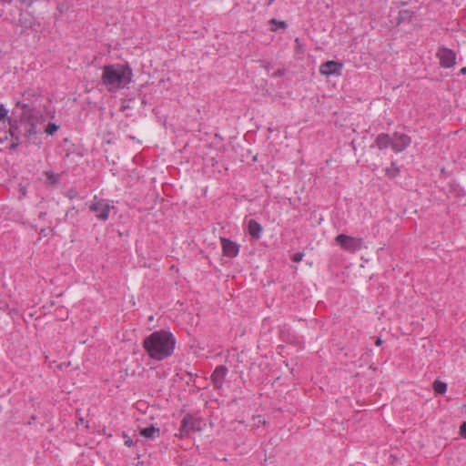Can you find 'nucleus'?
Instances as JSON below:
<instances>
[{
  "label": "nucleus",
  "mask_w": 466,
  "mask_h": 466,
  "mask_svg": "<svg viewBox=\"0 0 466 466\" xmlns=\"http://www.w3.org/2000/svg\"><path fill=\"white\" fill-rule=\"evenodd\" d=\"M7 116V110L4 105H0V122Z\"/></svg>",
  "instance_id": "obj_20"
},
{
  "label": "nucleus",
  "mask_w": 466,
  "mask_h": 466,
  "mask_svg": "<svg viewBox=\"0 0 466 466\" xmlns=\"http://www.w3.org/2000/svg\"><path fill=\"white\" fill-rule=\"evenodd\" d=\"M432 387L434 391L438 394H444L447 390V383L438 380L433 382Z\"/></svg>",
  "instance_id": "obj_16"
},
{
  "label": "nucleus",
  "mask_w": 466,
  "mask_h": 466,
  "mask_svg": "<svg viewBox=\"0 0 466 466\" xmlns=\"http://www.w3.org/2000/svg\"><path fill=\"white\" fill-rule=\"evenodd\" d=\"M381 343H382V340H381V339H380V338H378V339H376V341H375V345H376V346H380V345H381Z\"/></svg>",
  "instance_id": "obj_24"
},
{
  "label": "nucleus",
  "mask_w": 466,
  "mask_h": 466,
  "mask_svg": "<svg viewBox=\"0 0 466 466\" xmlns=\"http://www.w3.org/2000/svg\"><path fill=\"white\" fill-rule=\"evenodd\" d=\"M460 434L466 439V421H463L460 427Z\"/></svg>",
  "instance_id": "obj_21"
},
{
  "label": "nucleus",
  "mask_w": 466,
  "mask_h": 466,
  "mask_svg": "<svg viewBox=\"0 0 466 466\" xmlns=\"http://www.w3.org/2000/svg\"><path fill=\"white\" fill-rule=\"evenodd\" d=\"M228 374V369L224 365L216 367L212 372L210 379L216 389H221Z\"/></svg>",
  "instance_id": "obj_10"
},
{
  "label": "nucleus",
  "mask_w": 466,
  "mask_h": 466,
  "mask_svg": "<svg viewBox=\"0 0 466 466\" xmlns=\"http://www.w3.org/2000/svg\"><path fill=\"white\" fill-rule=\"evenodd\" d=\"M304 257L303 253H296L292 257V260L295 262H300Z\"/></svg>",
  "instance_id": "obj_22"
},
{
  "label": "nucleus",
  "mask_w": 466,
  "mask_h": 466,
  "mask_svg": "<svg viewBox=\"0 0 466 466\" xmlns=\"http://www.w3.org/2000/svg\"><path fill=\"white\" fill-rule=\"evenodd\" d=\"M124 438L126 439V441H125V444H126L127 446L131 447V446H133V445H134L133 441H132L129 437H127V435H124Z\"/></svg>",
  "instance_id": "obj_23"
},
{
  "label": "nucleus",
  "mask_w": 466,
  "mask_h": 466,
  "mask_svg": "<svg viewBox=\"0 0 466 466\" xmlns=\"http://www.w3.org/2000/svg\"><path fill=\"white\" fill-rule=\"evenodd\" d=\"M203 420L199 418H194L190 414H187L181 421L179 428L180 437H188L196 431L202 430Z\"/></svg>",
  "instance_id": "obj_4"
},
{
  "label": "nucleus",
  "mask_w": 466,
  "mask_h": 466,
  "mask_svg": "<svg viewBox=\"0 0 466 466\" xmlns=\"http://www.w3.org/2000/svg\"><path fill=\"white\" fill-rule=\"evenodd\" d=\"M25 15L24 14H20V17L18 19V24L20 26H22L23 28H29L32 26V22L30 19H27L26 17H25Z\"/></svg>",
  "instance_id": "obj_17"
},
{
  "label": "nucleus",
  "mask_w": 466,
  "mask_h": 466,
  "mask_svg": "<svg viewBox=\"0 0 466 466\" xmlns=\"http://www.w3.org/2000/svg\"><path fill=\"white\" fill-rule=\"evenodd\" d=\"M392 137L387 134H380L376 138V146L380 149L387 148L389 146L391 147Z\"/></svg>",
  "instance_id": "obj_13"
},
{
  "label": "nucleus",
  "mask_w": 466,
  "mask_h": 466,
  "mask_svg": "<svg viewBox=\"0 0 466 466\" xmlns=\"http://www.w3.org/2000/svg\"><path fill=\"white\" fill-rule=\"evenodd\" d=\"M335 242L345 251L354 253L360 250L363 247L361 238L352 237L345 234H339L335 238Z\"/></svg>",
  "instance_id": "obj_3"
},
{
  "label": "nucleus",
  "mask_w": 466,
  "mask_h": 466,
  "mask_svg": "<svg viewBox=\"0 0 466 466\" xmlns=\"http://www.w3.org/2000/svg\"><path fill=\"white\" fill-rule=\"evenodd\" d=\"M8 135H10L12 137V143H11L10 148L15 149L19 145V138H18V137H15L13 135L11 129L4 132L3 136H0V143H4L7 139Z\"/></svg>",
  "instance_id": "obj_14"
},
{
  "label": "nucleus",
  "mask_w": 466,
  "mask_h": 466,
  "mask_svg": "<svg viewBox=\"0 0 466 466\" xmlns=\"http://www.w3.org/2000/svg\"><path fill=\"white\" fill-rule=\"evenodd\" d=\"M140 434L147 439L153 440V439L159 437L160 430H159V428H157V427L151 425L150 427L142 429L140 431Z\"/></svg>",
  "instance_id": "obj_12"
},
{
  "label": "nucleus",
  "mask_w": 466,
  "mask_h": 466,
  "mask_svg": "<svg viewBox=\"0 0 466 466\" xmlns=\"http://www.w3.org/2000/svg\"><path fill=\"white\" fill-rule=\"evenodd\" d=\"M45 176L46 177V179L51 183V184H55L56 183L57 181V176L53 173L52 171H46L45 172Z\"/></svg>",
  "instance_id": "obj_19"
},
{
  "label": "nucleus",
  "mask_w": 466,
  "mask_h": 466,
  "mask_svg": "<svg viewBox=\"0 0 466 466\" xmlns=\"http://www.w3.org/2000/svg\"><path fill=\"white\" fill-rule=\"evenodd\" d=\"M343 68V64L338 61H327L320 65L319 73L323 76H340L341 70Z\"/></svg>",
  "instance_id": "obj_8"
},
{
  "label": "nucleus",
  "mask_w": 466,
  "mask_h": 466,
  "mask_svg": "<svg viewBox=\"0 0 466 466\" xmlns=\"http://www.w3.org/2000/svg\"><path fill=\"white\" fill-rule=\"evenodd\" d=\"M89 208L96 213L98 219L105 221L108 219L109 212L113 207L106 200L95 198L90 203Z\"/></svg>",
  "instance_id": "obj_5"
},
{
  "label": "nucleus",
  "mask_w": 466,
  "mask_h": 466,
  "mask_svg": "<svg viewBox=\"0 0 466 466\" xmlns=\"http://www.w3.org/2000/svg\"><path fill=\"white\" fill-rule=\"evenodd\" d=\"M268 24L270 25V30L273 31V32L277 31L279 28L285 29L287 27L286 22L279 21L276 18L270 19Z\"/></svg>",
  "instance_id": "obj_15"
},
{
  "label": "nucleus",
  "mask_w": 466,
  "mask_h": 466,
  "mask_svg": "<svg viewBox=\"0 0 466 466\" xmlns=\"http://www.w3.org/2000/svg\"><path fill=\"white\" fill-rule=\"evenodd\" d=\"M436 56L440 61L441 66L443 68H451L454 66L456 63L455 52L445 46L439 47Z\"/></svg>",
  "instance_id": "obj_6"
},
{
  "label": "nucleus",
  "mask_w": 466,
  "mask_h": 466,
  "mask_svg": "<svg viewBox=\"0 0 466 466\" xmlns=\"http://www.w3.org/2000/svg\"><path fill=\"white\" fill-rule=\"evenodd\" d=\"M219 241L223 256L233 258L238 255L240 246L238 243L223 237L219 238Z\"/></svg>",
  "instance_id": "obj_7"
},
{
  "label": "nucleus",
  "mask_w": 466,
  "mask_h": 466,
  "mask_svg": "<svg viewBox=\"0 0 466 466\" xmlns=\"http://www.w3.org/2000/svg\"><path fill=\"white\" fill-rule=\"evenodd\" d=\"M59 127L55 123H48V125L46 127V133L49 136L54 135L57 130Z\"/></svg>",
  "instance_id": "obj_18"
},
{
  "label": "nucleus",
  "mask_w": 466,
  "mask_h": 466,
  "mask_svg": "<svg viewBox=\"0 0 466 466\" xmlns=\"http://www.w3.org/2000/svg\"><path fill=\"white\" fill-rule=\"evenodd\" d=\"M410 137L403 133H394L391 141V149L395 153H400L405 150L410 144Z\"/></svg>",
  "instance_id": "obj_9"
},
{
  "label": "nucleus",
  "mask_w": 466,
  "mask_h": 466,
  "mask_svg": "<svg viewBox=\"0 0 466 466\" xmlns=\"http://www.w3.org/2000/svg\"><path fill=\"white\" fill-rule=\"evenodd\" d=\"M461 73L462 75H466V67H462V68L461 69Z\"/></svg>",
  "instance_id": "obj_25"
},
{
  "label": "nucleus",
  "mask_w": 466,
  "mask_h": 466,
  "mask_svg": "<svg viewBox=\"0 0 466 466\" xmlns=\"http://www.w3.org/2000/svg\"><path fill=\"white\" fill-rule=\"evenodd\" d=\"M176 339L169 331L160 329L146 337L143 347L148 356L156 360H163L174 352Z\"/></svg>",
  "instance_id": "obj_1"
},
{
  "label": "nucleus",
  "mask_w": 466,
  "mask_h": 466,
  "mask_svg": "<svg viewBox=\"0 0 466 466\" xmlns=\"http://www.w3.org/2000/svg\"><path fill=\"white\" fill-rule=\"evenodd\" d=\"M133 73L128 66L113 64L105 66L102 69L101 82L110 93L128 87L132 81Z\"/></svg>",
  "instance_id": "obj_2"
},
{
  "label": "nucleus",
  "mask_w": 466,
  "mask_h": 466,
  "mask_svg": "<svg viewBox=\"0 0 466 466\" xmlns=\"http://www.w3.org/2000/svg\"><path fill=\"white\" fill-rule=\"evenodd\" d=\"M263 228L261 225L255 219H250L248 222V233L255 239H258L261 237Z\"/></svg>",
  "instance_id": "obj_11"
}]
</instances>
